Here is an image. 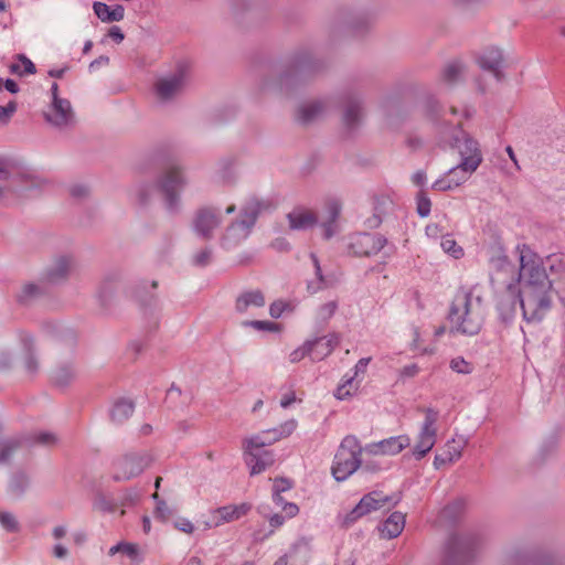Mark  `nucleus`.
<instances>
[{"instance_id":"obj_60","label":"nucleus","mask_w":565,"mask_h":565,"mask_svg":"<svg viewBox=\"0 0 565 565\" xmlns=\"http://www.w3.org/2000/svg\"><path fill=\"white\" fill-rule=\"evenodd\" d=\"M88 189L85 185H74L71 188V194L75 198L85 196Z\"/></svg>"},{"instance_id":"obj_55","label":"nucleus","mask_w":565,"mask_h":565,"mask_svg":"<svg viewBox=\"0 0 565 565\" xmlns=\"http://www.w3.org/2000/svg\"><path fill=\"white\" fill-rule=\"evenodd\" d=\"M171 514V510L164 501H159L156 507V515L162 521H167Z\"/></svg>"},{"instance_id":"obj_62","label":"nucleus","mask_w":565,"mask_h":565,"mask_svg":"<svg viewBox=\"0 0 565 565\" xmlns=\"http://www.w3.org/2000/svg\"><path fill=\"white\" fill-rule=\"evenodd\" d=\"M413 181L417 185H423L426 181V173L423 170H418L413 174Z\"/></svg>"},{"instance_id":"obj_36","label":"nucleus","mask_w":565,"mask_h":565,"mask_svg":"<svg viewBox=\"0 0 565 565\" xmlns=\"http://www.w3.org/2000/svg\"><path fill=\"white\" fill-rule=\"evenodd\" d=\"M358 390L359 384L354 381V376H351L337 387L334 397L337 399L344 401L355 395Z\"/></svg>"},{"instance_id":"obj_53","label":"nucleus","mask_w":565,"mask_h":565,"mask_svg":"<svg viewBox=\"0 0 565 565\" xmlns=\"http://www.w3.org/2000/svg\"><path fill=\"white\" fill-rule=\"evenodd\" d=\"M174 527L178 529L181 532H184L186 534H192L194 532V525L193 523L185 519L180 518L174 522Z\"/></svg>"},{"instance_id":"obj_42","label":"nucleus","mask_w":565,"mask_h":565,"mask_svg":"<svg viewBox=\"0 0 565 565\" xmlns=\"http://www.w3.org/2000/svg\"><path fill=\"white\" fill-rule=\"evenodd\" d=\"M41 294V289L38 285L29 282L22 286L21 291L18 296L20 302H26Z\"/></svg>"},{"instance_id":"obj_22","label":"nucleus","mask_w":565,"mask_h":565,"mask_svg":"<svg viewBox=\"0 0 565 565\" xmlns=\"http://www.w3.org/2000/svg\"><path fill=\"white\" fill-rule=\"evenodd\" d=\"M252 226L239 220L231 224L224 235V242L228 246H235L245 241L252 231Z\"/></svg>"},{"instance_id":"obj_46","label":"nucleus","mask_w":565,"mask_h":565,"mask_svg":"<svg viewBox=\"0 0 565 565\" xmlns=\"http://www.w3.org/2000/svg\"><path fill=\"white\" fill-rule=\"evenodd\" d=\"M342 204L338 200H330L327 203L328 222L335 223L340 216Z\"/></svg>"},{"instance_id":"obj_64","label":"nucleus","mask_w":565,"mask_h":565,"mask_svg":"<svg viewBox=\"0 0 565 565\" xmlns=\"http://www.w3.org/2000/svg\"><path fill=\"white\" fill-rule=\"evenodd\" d=\"M285 518L279 514H274L269 518V524L271 527H279L284 524Z\"/></svg>"},{"instance_id":"obj_10","label":"nucleus","mask_w":565,"mask_h":565,"mask_svg":"<svg viewBox=\"0 0 565 565\" xmlns=\"http://www.w3.org/2000/svg\"><path fill=\"white\" fill-rule=\"evenodd\" d=\"M457 148L461 157V161L457 168L471 175L482 161L481 151L478 142L469 137L457 140Z\"/></svg>"},{"instance_id":"obj_27","label":"nucleus","mask_w":565,"mask_h":565,"mask_svg":"<svg viewBox=\"0 0 565 565\" xmlns=\"http://www.w3.org/2000/svg\"><path fill=\"white\" fill-rule=\"evenodd\" d=\"M278 436H274L271 438H265L262 435H255L244 440V449L247 457H256L262 455L265 446H268L276 441Z\"/></svg>"},{"instance_id":"obj_43","label":"nucleus","mask_w":565,"mask_h":565,"mask_svg":"<svg viewBox=\"0 0 565 565\" xmlns=\"http://www.w3.org/2000/svg\"><path fill=\"white\" fill-rule=\"evenodd\" d=\"M440 245L446 253L450 254L455 258H459L463 254L462 248L458 246L456 241L450 236L443 237Z\"/></svg>"},{"instance_id":"obj_9","label":"nucleus","mask_w":565,"mask_h":565,"mask_svg":"<svg viewBox=\"0 0 565 565\" xmlns=\"http://www.w3.org/2000/svg\"><path fill=\"white\" fill-rule=\"evenodd\" d=\"M250 509L252 505L247 502L216 508L210 512L209 520L205 522V527H218L225 523L237 521L245 516Z\"/></svg>"},{"instance_id":"obj_33","label":"nucleus","mask_w":565,"mask_h":565,"mask_svg":"<svg viewBox=\"0 0 565 565\" xmlns=\"http://www.w3.org/2000/svg\"><path fill=\"white\" fill-rule=\"evenodd\" d=\"M23 347L25 351L23 360L24 367L30 374H36L38 371L40 370V362L34 354L32 338H25L23 340Z\"/></svg>"},{"instance_id":"obj_38","label":"nucleus","mask_w":565,"mask_h":565,"mask_svg":"<svg viewBox=\"0 0 565 565\" xmlns=\"http://www.w3.org/2000/svg\"><path fill=\"white\" fill-rule=\"evenodd\" d=\"M134 413V404L131 402L121 401L118 402L111 412V418L114 422L120 423L124 419L130 417Z\"/></svg>"},{"instance_id":"obj_57","label":"nucleus","mask_w":565,"mask_h":565,"mask_svg":"<svg viewBox=\"0 0 565 565\" xmlns=\"http://www.w3.org/2000/svg\"><path fill=\"white\" fill-rule=\"evenodd\" d=\"M419 371V367L417 364L413 363V364H409V365H406L404 366L401 371H399V374L401 376L403 377H413L415 376Z\"/></svg>"},{"instance_id":"obj_18","label":"nucleus","mask_w":565,"mask_h":565,"mask_svg":"<svg viewBox=\"0 0 565 565\" xmlns=\"http://www.w3.org/2000/svg\"><path fill=\"white\" fill-rule=\"evenodd\" d=\"M290 230L303 231L315 226L318 222L317 215L305 207H297L287 215Z\"/></svg>"},{"instance_id":"obj_1","label":"nucleus","mask_w":565,"mask_h":565,"mask_svg":"<svg viewBox=\"0 0 565 565\" xmlns=\"http://www.w3.org/2000/svg\"><path fill=\"white\" fill-rule=\"evenodd\" d=\"M514 280L522 282L520 307L527 321L540 320L551 307L552 271L546 274L542 258L530 248L520 250V269Z\"/></svg>"},{"instance_id":"obj_20","label":"nucleus","mask_w":565,"mask_h":565,"mask_svg":"<svg viewBox=\"0 0 565 565\" xmlns=\"http://www.w3.org/2000/svg\"><path fill=\"white\" fill-rule=\"evenodd\" d=\"M405 526V514L402 512H393L384 523L379 527L382 539L392 540L397 537Z\"/></svg>"},{"instance_id":"obj_15","label":"nucleus","mask_w":565,"mask_h":565,"mask_svg":"<svg viewBox=\"0 0 565 565\" xmlns=\"http://www.w3.org/2000/svg\"><path fill=\"white\" fill-rule=\"evenodd\" d=\"M220 224V217L212 210L201 209L193 220V230L201 237L210 239Z\"/></svg>"},{"instance_id":"obj_54","label":"nucleus","mask_w":565,"mask_h":565,"mask_svg":"<svg viewBox=\"0 0 565 565\" xmlns=\"http://www.w3.org/2000/svg\"><path fill=\"white\" fill-rule=\"evenodd\" d=\"M286 303L281 300H277V301H274L270 306H269V315L275 318V319H278L281 317L282 312L285 311L286 309Z\"/></svg>"},{"instance_id":"obj_25","label":"nucleus","mask_w":565,"mask_h":565,"mask_svg":"<svg viewBox=\"0 0 565 565\" xmlns=\"http://www.w3.org/2000/svg\"><path fill=\"white\" fill-rule=\"evenodd\" d=\"M94 12L103 22H117L121 21L125 15V9L120 4L110 8L106 3L95 2Z\"/></svg>"},{"instance_id":"obj_58","label":"nucleus","mask_w":565,"mask_h":565,"mask_svg":"<svg viewBox=\"0 0 565 565\" xmlns=\"http://www.w3.org/2000/svg\"><path fill=\"white\" fill-rule=\"evenodd\" d=\"M109 38H111L115 42L120 43L125 39V35L121 29L117 25H114L108 31Z\"/></svg>"},{"instance_id":"obj_45","label":"nucleus","mask_w":565,"mask_h":565,"mask_svg":"<svg viewBox=\"0 0 565 565\" xmlns=\"http://www.w3.org/2000/svg\"><path fill=\"white\" fill-rule=\"evenodd\" d=\"M0 524L9 532H17L19 530V523L10 512H0Z\"/></svg>"},{"instance_id":"obj_2","label":"nucleus","mask_w":565,"mask_h":565,"mask_svg":"<svg viewBox=\"0 0 565 565\" xmlns=\"http://www.w3.org/2000/svg\"><path fill=\"white\" fill-rule=\"evenodd\" d=\"M484 303L477 287L460 289L451 303L448 319L456 331L463 334H477L484 320Z\"/></svg>"},{"instance_id":"obj_63","label":"nucleus","mask_w":565,"mask_h":565,"mask_svg":"<svg viewBox=\"0 0 565 565\" xmlns=\"http://www.w3.org/2000/svg\"><path fill=\"white\" fill-rule=\"evenodd\" d=\"M296 401V395L294 392H290L289 394L285 395L280 401V406L286 408L289 405H291Z\"/></svg>"},{"instance_id":"obj_7","label":"nucleus","mask_w":565,"mask_h":565,"mask_svg":"<svg viewBox=\"0 0 565 565\" xmlns=\"http://www.w3.org/2000/svg\"><path fill=\"white\" fill-rule=\"evenodd\" d=\"M150 463V458L143 452H130L114 462V479L125 481L139 476Z\"/></svg>"},{"instance_id":"obj_59","label":"nucleus","mask_w":565,"mask_h":565,"mask_svg":"<svg viewBox=\"0 0 565 565\" xmlns=\"http://www.w3.org/2000/svg\"><path fill=\"white\" fill-rule=\"evenodd\" d=\"M282 510L288 518H294L298 514L299 509L295 503H285Z\"/></svg>"},{"instance_id":"obj_34","label":"nucleus","mask_w":565,"mask_h":565,"mask_svg":"<svg viewBox=\"0 0 565 565\" xmlns=\"http://www.w3.org/2000/svg\"><path fill=\"white\" fill-rule=\"evenodd\" d=\"M24 439L20 437L10 438L0 444V465L10 460L12 455L23 445Z\"/></svg>"},{"instance_id":"obj_11","label":"nucleus","mask_w":565,"mask_h":565,"mask_svg":"<svg viewBox=\"0 0 565 565\" xmlns=\"http://www.w3.org/2000/svg\"><path fill=\"white\" fill-rule=\"evenodd\" d=\"M386 244V239L379 234L362 233L352 238L350 244L358 256H371L377 254Z\"/></svg>"},{"instance_id":"obj_14","label":"nucleus","mask_w":565,"mask_h":565,"mask_svg":"<svg viewBox=\"0 0 565 565\" xmlns=\"http://www.w3.org/2000/svg\"><path fill=\"white\" fill-rule=\"evenodd\" d=\"M411 444L409 437L399 435L373 443L366 446V450L372 455H397Z\"/></svg>"},{"instance_id":"obj_37","label":"nucleus","mask_w":565,"mask_h":565,"mask_svg":"<svg viewBox=\"0 0 565 565\" xmlns=\"http://www.w3.org/2000/svg\"><path fill=\"white\" fill-rule=\"evenodd\" d=\"M463 73V66L460 63L454 62L449 63L443 71V81L446 84H455L459 79H461Z\"/></svg>"},{"instance_id":"obj_28","label":"nucleus","mask_w":565,"mask_h":565,"mask_svg":"<svg viewBox=\"0 0 565 565\" xmlns=\"http://www.w3.org/2000/svg\"><path fill=\"white\" fill-rule=\"evenodd\" d=\"M324 110V106L320 102H310L299 107L297 120L301 124H310L318 119Z\"/></svg>"},{"instance_id":"obj_47","label":"nucleus","mask_w":565,"mask_h":565,"mask_svg":"<svg viewBox=\"0 0 565 565\" xmlns=\"http://www.w3.org/2000/svg\"><path fill=\"white\" fill-rule=\"evenodd\" d=\"M28 486V478L23 473L14 476L10 482V489L14 493H22Z\"/></svg>"},{"instance_id":"obj_24","label":"nucleus","mask_w":565,"mask_h":565,"mask_svg":"<svg viewBox=\"0 0 565 565\" xmlns=\"http://www.w3.org/2000/svg\"><path fill=\"white\" fill-rule=\"evenodd\" d=\"M455 174H460V175L457 177V179H450L446 174L433 183V189L438 190V191H450V190L458 188L462 183H465L468 180V178L470 177L469 174H467V172H463L462 170H460L457 167H454L449 170V175H455Z\"/></svg>"},{"instance_id":"obj_26","label":"nucleus","mask_w":565,"mask_h":565,"mask_svg":"<svg viewBox=\"0 0 565 565\" xmlns=\"http://www.w3.org/2000/svg\"><path fill=\"white\" fill-rule=\"evenodd\" d=\"M266 207L265 203L255 196H250L246 200L242 207L241 220L249 226H254L258 215Z\"/></svg>"},{"instance_id":"obj_40","label":"nucleus","mask_w":565,"mask_h":565,"mask_svg":"<svg viewBox=\"0 0 565 565\" xmlns=\"http://www.w3.org/2000/svg\"><path fill=\"white\" fill-rule=\"evenodd\" d=\"M18 60L19 62L22 64L23 66V71L21 70L20 65L18 64H12L10 66V70L12 73L14 74H18L20 76H23V75H33L36 73V68H35V65L33 64V62L28 58L25 55L23 54H20L18 55Z\"/></svg>"},{"instance_id":"obj_3","label":"nucleus","mask_w":565,"mask_h":565,"mask_svg":"<svg viewBox=\"0 0 565 565\" xmlns=\"http://www.w3.org/2000/svg\"><path fill=\"white\" fill-rule=\"evenodd\" d=\"M499 262L501 269L492 280L495 288V307L501 320L508 323L515 316L522 290L514 280V266L505 257L500 258Z\"/></svg>"},{"instance_id":"obj_44","label":"nucleus","mask_w":565,"mask_h":565,"mask_svg":"<svg viewBox=\"0 0 565 565\" xmlns=\"http://www.w3.org/2000/svg\"><path fill=\"white\" fill-rule=\"evenodd\" d=\"M450 367L458 374H470L473 370L472 364L461 356L452 359L450 361Z\"/></svg>"},{"instance_id":"obj_56","label":"nucleus","mask_w":565,"mask_h":565,"mask_svg":"<svg viewBox=\"0 0 565 565\" xmlns=\"http://www.w3.org/2000/svg\"><path fill=\"white\" fill-rule=\"evenodd\" d=\"M291 488V482L284 478H277L274 481V492L281 493Z\"/></svg>"},{"instance_id":"obj_50","label":"nucleus","mask_w":565,"mask_h":565,"mask_svg":"<svg viewBox=\"0 0 565 565\" xmlns=\"http://www.w3.org/2000/svg\"><path fill=\"white\" fill-rule=\"evenodd\" d=\"M17 110V103L14 100L9 102L4 106H0V122L7 124L12 115Z\"/></svg>"},{"instance_id":"obj_35","label":"nucleus","mask_w":565,"mask_h":565,"mask_svg":"<svg viewBox=\"0 0 565 565\" xmlns=\"http://www.w3.org/2000/svg\"><path fill=\"white\" fill-rule=\"evenodd\" d=\"M30 446L41 445L45 447H53L57 444V436L51 431H38L23 438Z\"/></svg>"},{"instance_id":"obj_51","label":"nucleus","mask_w":565,"mask_h":565,"mask_svg":"<svg viewBox=\"0 0 565 565\" xmlns=\"http://www.w3.org/2000/svg\"><path fill=\"white\" fill-rule=\"evenodd\" d=\"M311 347L307 344V342L300 347L294 350L290 355L289 360L291 363H297L301 361L306 355H310Z\"/></svg>"},{"instance_id":"obj_41","label":"nucleus","mask_w":565,"mask_h":565,"mask_svg":"<svg viewBox=\"0 0 565 565\" xmlns=\"http://www.w3.org/2000/svg\"><path fill=\"white\" fill-rule=\"evenodd\" d=\"M243 326L252 327L258 331H267V332H279L280 331L279 324L271 322V321H262V320L244 321Z\"/></svg>"},{"instance_id":"obj_6","label":"nucleus","mask_w":565,"mask_h":565,"mask_svg":"<svg viewBox=\"0 0 565 565\" xmlns=\"http://www.w3.org/2000/svg\"><path fill=\"white\" fill-rule=\"evenodd\" d=\"M438 413L431 408L425 411V420L422 424L413 455L416 459L424 458L435 446L437 439L436 423Z\"/></svg>"},{"instance_id":"obj_12","label":"nucleus","mask_w":565,"mask_h":565,"mask_svg":"<svg viewBox=\"0 0 565 565\" xmlns=\"http://www.w3.org/2000/svg\"><path fill=\"white\" fill-rule=\"evenodd\" d=\"M185 184V178L179 167H170L166 170L159 181L161 190L166 193L169 205L173 206L177 203L175 191Z\"/></svg>"},{"instance_id":"obj_29","label":"nucleus","mask_w":565,"mask_h":565,"mask_svg":"<svg viewBox=\"0 0 565 565\" xmlns=\"http://www.w3.org/2000/svg\"><path fill=\"white\" fill-rule=\"evenodd\" d=\"M76 379V371L71 363L57 366L51 375V380L55 386H68Z\"/></svg>"},{"instance_id":"obj_48","label":"nucleus","mask_w":565,"mask_h":565,"mask_svg":"<svg viewBox=\"0 0 565 565\" xmlns=\"http://www.w3.org/2000/svg\"><path fill=\"white\" fill-rule=\"evenodd\" d=\"M430 200L424 192H420L417 196V212L422 217L428 216L430 212Z\"/></svg>"},{"instance_id":"obj_13","label":"nucleus","mask_w":565,"mask_h":565,"mask_svg":"<svg viewBox=\"0 0 565 565\" xmlns=\"http://www.w3.org/2000/svg\"><path fill=\"white\" fill-rule=\"evenodd\" d=\"M467 446V439L463 437L451 438L448 440L440 454H437L434 458V467L440 469L447 465H450L459 460L462 456V451Z\"/></svg>"},{"instance_id":"obj_52","label":"nucleus","mask_w":565,"mask_h":565,"mask_svg":"<svg viewBox=\"0 0 565 565\" xmlns=\"http://www.w3.org/2000/svg\"><path fill=\"white\" fill-rule=\"evenodd\" d=\"M212 257V249L211 248H204L196 253L193 257V262L198 266H206Z\"/></svg>"},{"instance_id":"obj_19","label":"nucleus","mask_w":565,"mask_h":565,"mask_svg":"<svg viewBox=\"0 0 565 565\" xmlns=\"http://www.w3.org/2000/svg\"><path fill=\"white\" fill-rule=\"evenodd\" d=\"M265 296L260 290H249L237 297L235 308L239 313H247L253 309L265 307Z\"/></svg>"},{"instance_id":"obj_23","label":"nucleus","mask_w":565,"mask_h":565,"mask_svg":"<svg viewBox=\"0 0 565 565\" xmlns=\"http://www.w3.org/2000/svg\"><path fill=\"white\" fill-rule=\"evenodd\" d=\"M72 269V259L67 256H60L46 269V277L50 281L56 282L65 279Z\"/></svg>"},{"instance_id":"obj_30","label":"nucleus","mask_w":565,"mask_h":565,"mask_svg":"<svg viewBox=\"0 0 565 565\" xmlns=\"http://www.w3.org/2000/svg\"><path fill=\"white\" fill-rule=\"evenodd\" d=\"M503 61L502 53L498 49H490L486 51L478 60L481 68L491 71L498 74L499 67Z\"/></svg>"},{"instance_id":"obj_17","label":"nucleus","mask_w":565,"mask_h":565,"mask_svg":"<svg viewBox=\"0 0 565 565\" xmlns=\"http://www.w3.org/2000/svg\"><path fill=\"white\" fill-rule=\"evenodd\" d=\"M548 263L552 271L551 290L557 295L559 301L565 306V260L550 257Z\"/></svg>"},{"instance_id":"obj_4","label":"nucleus","mask_w":565,"mask_h":565,"mask_svg":"<svg viewBox=\"0 0 565 565\" xmlns=\"http://www.w3.org/2000/svg\"><path fill=\"white\" fill-rule=\"evenodd\" d=\"M362 447L356 437L349 435L341 441L334 456L332 475L337 481H343L361 466Z\"/></svg>"},{"instance_id":"obj_16","label":"nucleus","mask_w":565,"mask_h":565,"mask_svg":"<svg viewBox=\"0 0 565 565\" xmlns=\"http://www.w3.org/2000/svg\"><path fill=\"white\" fill-rule=\"evenodd\" d=\"M185 85L183 74H173L161 78L156 84L157 96L160 100L167 102L182 92Z\"/></svg>"},{"instance_id":"obj_21","label":"nucleus","mask_w":565,"mask_h":565,"mask_svg":"<svg viewBox=\"0 0 565 565\" xmlns=\"http://www.w3.org/2000/svg\"><path fill=\"white\" fill-rule=\"evenodd\" d=\"M338 343L339 338L334 334L307 342V344L311 347V359L317 361L323 360L326 356L331 354Z\"/></svg>"},{"instance_id":"obj_5","label":"nucleus","mask_w":565,"mask_h":565,"mask_svg":"<svg viewBox=\"0 0 565 565\" xmlns=\"http://www.w3.org/2000/svg\"><path fill=\"white\" fill-rule=\"evenodd\" d=\"M402 500L401 493L384 494L381 491H371L363 495L359 503L344 515L343 525H350L360 518L375 511L392 509Z\"/></svg>"},{"instance_id":"obj_31","label":"nucleus","mask_w":565,"mask_h":565,"mask_svg":"<svg viewBox=\"0 0 565 565\" xmlns=\"http://www.w3.org/2000/svg\"><path fill=\"white\" fill-rule=\"evenodd\" d=\"M246 463L250 467V475H258L274 463V456L269 451H263L256 457H247Z\"/></svg>"},{"instance_id":"obj_49","label":"nucleus","mask_w":565,"mask_h":565,"mask_svg":"<svg viewBox=\"0 0 565 565\" xmlns=\"http://www.w3.org/2000/svg\"><path fill=\"white\" fill-rule=\"evenodd\" d=\"M121 553L126 554L135 564H139L140 553L136 544L122 543Z\"/></svg>"},{"instance_id":"obj_39","label":"nucleus","mask_w":565,"mask_h":565,"mask_svg":"<svg viewBox=\"0 0 565 565\" xmlns=\"http://www.w3.org/2000/svg\"><path fill=\"white\" fill-rule=\"evenodd\" d=\"M338 307H339V302L337 299H332V300H329V301L322 303L317 309V312H316L317 319L320 321H323V322L330 320L337 312Z\"/></svg>"},{"instance_id":"obj_8","label":"nucleus","mask_w":565,"mask_h":565,"mask_svg":"<svg viewBox=\"0 0 565 565\" xmlns=\"http://www.w3.org/2000/svg\"><path fill=\"white\" fill-rule=\"evenodd\" d=\"M44 118L52 127L63 129L74 125L75 114L67 99L55 98L44 111Z\"/></svg>"},{"instance_id":"obj_61","label":"nucleus","mask_w":565,"mask_h":565,"mask_svg":"<svg viewBox=\"0 0 565 565\" xmlns=\"http://www.w3.org/2000/svg\"><path fill=\"white\" fill-rule=\"evenodd\" d=\"M370 361H371V358H363V359L359 360L358 363L355 364V374L354 375H358L359 373H364Z\"/></svg>"},{"instance_id":"obj_32","label":"nucleus","mask_w":565,"mask_h":565,"mask_svg":"<svg viewBox=\"0 0 565 565\" xmlns=\"http://www.w3.org/2000/svg\"><path fill=\"white\" fill-rule=\"evenodd\" d=\"M362 118V107L361 103L356 100L349 102L344 108L343 113V124L348 128H353L356 124L360 122Z\"/></svg>"}]
</instances>
